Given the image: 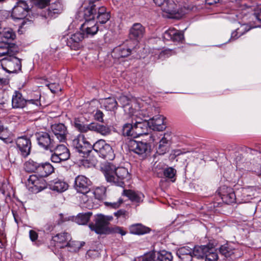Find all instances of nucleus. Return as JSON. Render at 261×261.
I'll return each mask as SVG.
<instances>
[{
    "instance_id": "obj_49",
    "label": "nucleus",
    "mask_w": 261,
    "mask_h": 261,
    "mask_svg": "<svg viewBox=\"0 0 261 261\" xmlns=\"http://www.w3.org/2000/svg\"><path fill=\"white\" fill-rule=\"evenodd\" d=\"M60 13V10L54 8V5H52L48 9L47 11V16L49 17H55L56 15Z\"/></svg>"
},
{
    "instance_id": "obj_61",
    "label": "nucleus",
    "mask_w": 261,
    "mask_h": 261,
    "mask_svg": "<svg viewBox=\"0 0 261 261\" xmlns=\"http://www.w3.org/2000/svg\"><path fill=\"white\" fill-rule=\"evenodd\" d=\"M116 232L121 234L122 236H124L126 233L125 231H124L121 227H118L116 228Z\"/></svg>"
},
{
    "instance_id": "obj_14",
    "label": "nucleus",
    "mask_w": 261,
    "mask_h": 261,
    "mask_svg": "<svg viewBox=\"0 0 261 261\" xmlns=\"http://www.w3.org/2000/svg\"><path fill=\"white\" fill-rule=\"evenodd\" d=\"M219 194L223 201L230 204L236 201V197L233 190L226 186H223L219 189Z\"/></svg>"
},
{
    "instance_id": "obj_63",
    "label": "nucleus",
    "mask_w": 261,
    "mask_h": 261,
    "mask_svg": "<svg viewBox=\"0 0 261 261\" xmlns=\"http://www.w3.org/2000/svg\"><path fill=\"white\" fill-rule=\"evenodd\" d=\"M254 15L256 17V18L261 22V9L260 10V12L258 13L255 12Z\"/></svg>"
},
{
    "instance_id": "obj_45",
    "label": "nucleus",
    "mask_w": 261,
    "mask_h": 261,
    "mask_svg": "<svg viewBox=\"0 0 261 261\" xmlns=\"http://www.w3.org/2000/svg\"><path fill=\"white\" fill-rule=\"evenodd\" d=\"M106 188L105 187L101 186L95 188L93 194H94L96 198L98 199H103L106 197Z\"/></svg>"
},
{
    "instance_id": "obj_33",
    "label": "nucleus",
    "mask_w": 261,
    "mask_h": 261,
    "mask_svg": "<svg viewBox=\"0 0 261 261\" xmlns=\"http://www.w3.org/2000/svg\"><path fill=\"white\" fill-rule=\"evenodd\" d=\"M209 244L195 246L192 250L193 257L197 258H203L205 257L206 253L208 250Z\"/></svg>"
},
{
    "instance_id": "obj_16",
    "label": "nucleus",
    "mask_w": 261,
    "mask_h": 261,
    "mask_svg": "<svg viewBox=\"0 0 261 261\" xmlns=\"http://www.w3.org/2000/svg\"><path fill=\"white\" fill-rule=\"evenodd\" d=\"M51 130L58 142H64L66 140L67 130L62 123L55 124L51 126Z\"/></svg>"
},
{
    "instance_id": "obj_5",
    "label": "nucleus",
    "mask_w": 261,
    "mask_h": 261,
    "mask_svg": "<svg viewBox=\"0 0 261 261\" xmlns=\"http://www.w3.org/2000/svg\"><path fill=\"white\" fill-rule=\"evenodd\" d=\"M112 216H106L102 214L97 215L95 220V224H90L89 226L90 229L94 231L97 234H105L109 230V222L112 220Z\"/></svg>"
},
{
    "instance_id": "obj_50",
    "label": "nucleus",
    "mask_w": 261,
    "mask_h": 261,
    "mask_svg": "<svg viewBox=\"0 0 261 261\" xmlns=\"http://www.w3.org/2000/svg\"><path fill=\"white\" fill-rule=\"evenodd\" d=\"M132 49L130 48H120L119 49V55L120 57L125 58L130 55Z\"/></svg>"
},
{
    "instance_id": "obj_64",
    "label": "nucleus",
    "mask_w": 261,
    "mask_h": 261,
    "mask_svg": "<svg viewBox=\"0 0 261 261\" xmlns=\"http://www.w3.org/2000/svg\"><path fill=\"white\" fill-rule=\"evenodd\" d=\"M99 0H89V5H96L95 3Z\"/></svg>"
},
{
    "instance_id": "obj_1",
    "label": "nucleus",
    "mask_w": 261,
    "mask_h": 261,
    "mask_svg": "<svg viewBox=\"0 0 261 261\" xmlns=\"http://www.w3.org/2000/svg\"><path fill=\"white\" fill-rule=\"evenodd\" d=\"M107 181L122 187L125 181L130 179V174L128 170L124 167H117L115 165L107 163L101 168Z\"/></svg>"
},
{
    "instance_id": "obj_13",
    "label": "nucleus",
    "mask_w": 261,
    "mask_h": 261,
    "mask_svg": "<svg viewBox=\"0 0 261 261\" xmlns=\"http://www.w3.org/2000/svg\"><path fill=\"white\" fill-rule=\"evenodd\" d=\"M29 7L25 2L19 1L13 9L11 16L14 19H22L27 16Z\"/></svg>"
},
{
    "instance_id": "obj_37",
    "label": "nucleus",
    "mask_w": 261,
    "mask_h": 261,
    "mask_svg": "<svg viewBox=\"0 0 261 261\" xmlns=\"http://www.w3.org/2000/svg\"><path fill=\"white\" fill-rule=\"evenodd\" d=\"M205 261H217L218 255L213 244H209L208 250L205 256Z\"/></svg>"
},
{
    "instance_id": "obj_30",
    "label": "nucleus",
    "mask_w": 261,
    "mask_h": 261,
    "mask_svg": "<svg viewBox=\"0 0 261 261\" xmlns=\"http://www.w3.org/2000/svg\"><path fill=\"white\" fill-rule=\"evenodd\" d=\"M129 231L132 234L142 235L149 232L150 229L141 223H136L129 226Z\"/></svg>"
},
{
    "instance_id": "obj_47",
    "label": "nucleus",
    "mask_w": 261,
    "mask_h": 261,
    "mask_svg": "<svg viewBox=\"0 0 261 261\" xmlns=\"http://www.w3.org/2000/svg\"><path fill=\"white\" fill-rule=\"evenodd\" d=\"M96 133L102 136H107L111 133V129L107 125L98 123Z\"/></svg>"
},
{
    "instance_id": "obj_12",
    "label": "nucleus",
    "mask_w": 261,
    "mask_h": 261,
    "mask_svg": "<svg viewBox=\"0 0 261 261\" xmlns=\"http://www.w3.org/2000/svg\"><path fill=\"white\" fill-rule=\"evenodd\" d=\"M15 143L19 153L23 156H28L31 152V142L30 139L20 137L16 139Z\"/></svg>"
},
{
    "instance_id": "obj_53",
    "label": "nucleus",
    "mask_w": 261,
    "mask_h": 261,
    "mask_svg": "<svg viewBox=\"0 0 261 261\" xmlns=\"http://www.w3.org/2000/svg\"><path fill=\"white\" fill-rule=\"evenodd\" d=\"M128 213L123 210H120L114 213V215L117 218L123 217V218L128 217Z\"/></svg>"
},
{
    "instance_id": "obj_48",
    "label": "nucleus",
    "mask_w": 261,
    "mask_h": 261,
    "mask_svg": "<svg viewBox=\"0 0 261 261\" xmlns=\"http://www.w3.org/2000/svg\"><path fill=\"white\" fill-rule=\"evenodd\" d=\"M256 193V189L254 187H248L243 190V194L244 197L252 198Z\"/></svg>"
},
{
    "instance_id": "obj_7",
    "label": "nucleus",
    "mask_w": 261,
    "mask_h": 261,
    "mask_svg": "<svg viewBox=\"0 0 261 261\" xmlns=\"http://www.w3.org/2000/svg\"><path fill=\"white\" fill-rule=\"evenodd\" d=\"M50 151L52 152L50 159L54 163H59L67 160L70 157L68 149L64 145H58V143Z\"/></svg>"
},
{
    "instance_id": "obj_25",
    "label": "nucleus",
    "mask_w": 261,
    "mask_h": 261,
    "mask_svg": "<svg viewBox=\"0 0 261 261\" xmlns=\"http://www.w3.org/2000/svg\"><path fill=\"white\" fill-rule=\"evenodd\" d=\"M164 36L165 38L170 39L174 41L179 42L184 39L183 33L174 28H170L166 31Z\"/></svg>"
},
{
    "instance_id": "obj_8",
    "label": "nucleus",
    "mask_w": 261,
    "mask_h": 261,
    "mask_svg": "<svg viewBox=\"0 0 261 261\" xmlns=\"http://www.w3.org/2000/svg\"><path fill=\"white\" fill-rule=\"evenodd\" d=\"M158 6L161 7L163 12L171 15L176 14L182 11V5L178 2L176 4L173 0H153Z\"/></svg>"
},
{
    "instance_id": "obj_58",
    "label": "nucleus",
    "mask_w": 261,
    "mask_h": 261,
    "mask_svg": "<svg viewBox=\"0 0 261 261\" xmlns=\"http://www.w3.org/2000/svg\"><path fill=\"white\" fill-rule=\"evenodd\" d=\"M30 238L32 241H36L38 238V234L33 230H31L29 232Z\"/></svg>"
},
{
    "instance_id": "obj_39",
    "label": "nucleus",
    "mask_w": 261,
    "mask_h": 261,
    "mask_svg": "<svg viewBox=\"0 0 261 261\" xmlns=\"http://www.w3.org/2000/svg\"><path fill=\"white\" fill-rule=\"evenodd\" d=\"M233 248L228 244L222 245L219 248L220 253L226 257L231 256L234 253Z\"/></svg>"
},
{
    "instance_id": "obj_6",
    "label": "nucleus",
    "mask_w": 261,
    "mask_h": 261,
    "mask_svg": "<svg viewBox=\"0 0 261 261\" xmlns=\"http://www.w3.org/2000/svg\"><path fill=\"white\" fill-rule=\"evenodd\" d=\"M15 56L16 55H9L1 60L3 68L8 72L16 73L21 69V61Z\"/></svg>"
},
{
    "instance_id": "obj_29",
    "label": "nucleus",
    "mask_w": 261,
    "mask_h": 261,
    "mask_svg": "<svg viewBox=\"0 0 261 261\" xmlns=\"http://www.w3.org/2000/svg\"><path fill=\"white\" fill-rule=\"evenodd\" d=\"M49 186L51 190L58 192H64L68 188V185L66 182L58 179L50 181Z\"/></svg>"
},
{
    "instance_id": "obj_36",
    "label": "nucleus",
    "mask_w": 261,
    "mask_h": 261,
    "mask_svg": "<svg viewBox=\"0 0 261 261\" xmlns=\"http://www.w3.org/2000/svg\"><path fill=\"white\" fill-rule=\"evenodd\" d=\"M92 213L91 212L79 214L75 218V221L80 225H85L89 221Z\"/></svg>"
},
{
    "instance_id": "obj_9",
    "label": "nucleus",
    "mask_w": 261,
    "mask_h": 261,
    "mask_svg": "<svg viewBox=\"0 0 261 261\" xmlns=\"http://www.w3.org/2000/svg\"><path fill=\"white\" fill-rule=\"evenodd\" d=\"M36 136L38 145L46 150H51V149L56 146V143H58L55 138H51L46 132L38 133Z\"/></svg>"
},
{
    "instance_id": "obj_51",
    "label": "nucleus",
    "mask_w": 261,
    "mask_h": 261,
    "mask_svg": "<svg viewBox=\"0 0 261 261\" xmlns=\"http://www.w3.org/2000/svg\"><path fill=\"white\" fill-rule=\"evenodd\" d=\"M103 113L99 110H96L93 114L94 119L100 122H103Z\"/></svg>"
},
{
    "instance_id": "obj_41",
    "label": "nucleus",
    "mask_w": 261,
    "mask_h": 261,
    "mask_svg": "<svg viewBox=\"0 0 261 261\" xmlns=\"http://www.w3.org/2000/svg\"><path fill=\"white\" fill-rule=\"evenodd\" d=\"M250 29L246 24H243L240 28H238L235 31L231 33V40H235L239 36L242 35L245 32L248 31Z\"/></svg>"
},
{
    "instance_id": "obj_11",
    "label": "nucleus",
    "mask_w": 261,
    "mask_h": 261,
    "mask_svg": "<svg viewBox=\"0 0 261 261\" xmlns=\"http://www.w3.org/2000/svg\"><path fill=\"white\" fill-rule=\"evenodd\" d=\"M91 182L87 177L83 175L77 176L74 180V188L77 192L83 194V196L90 192Z\"/></svg>"
},
{
    "instance_id": "obj_28",
    "label": "nucleus",
    "mask_w": 261,
    "mask_h": 261,
    "mask_svg": "<svg viewBox=\"0 0 261 261\" xmlns=\"http://www.w3.org/2000/svg\"><path fill=\"white\" fill-rule=\"evenodd\" d=\"M98 7L97 5H89L88 7L85 8L83 11L81 13L83 14L85 21L93 20L96 15Z\"/></svg>"
},
{
    "instance_id": "obj_59",
    "label": "nucleus",
    "mask_w": 261,
    "mask_h": 261,
    "mask_svg": "<svg viewBox=\"0 0 261 261\" xmlns=\"http://www.w3.org/2000/svg\"><path fill=\"white\" fill-rule=\"evenodd\" d=\"M138 108V105L137 104V106L135 107L134 106L133 107L132 109H130L131 111H134V114L129 113L130 115L133 116L134 117H137L138 114H140V112L138 111V110L137 109Z\"/></svg>"
},
{
    "instance_id": "obj_3",
    "label": "nucleus",
    "mask_w": 261,
    "mask_h": 261,
    "mask_svg": "<svg viewBox=\"0 0 261 261\" xmlns=\"http://www.w3.org/2000/svg\"><path fill=\"white\" fill-rule=\"evenodd\" d=\"M92 149L102 158L112 160L115 158L112 147L103 139L97 141L93 145H92Z\"/></svg>"
},
{
    "instance_id": "obj_57",
    "label": "nucleus",
    "mask_w": 261,
    "mask_h": 261,
    "mask_svg": "<svg viewBox=\"0 0 261 261\" xmlns=\"http://www.w3.org/2000/svg\"><path fill=\"white\" fill-rule=\"evenodd\" d=\"M7 101V98L5 96V93L2 91H0V107L4 105ZM1 108H0L1 109Z\"/></svg>"
},
{
    "instance_id": "obj_42",
    "label": "nucleus",
    "mask_w": 261,
    "mask_h": 261,
    "mask_svg": "<svg viewBox=\"0 0 261 261\" xmlns=\"http://www.w3.org/2000/svg\"><path fill=\"white\" fill-rule=\"evenodd\" d=\"M122 133L126 136L135 137V134L134 129V122L133 124L126 123L124 124L122 128Z\"/></svg>"
},
{
    "instance_id": "obj_19",
    "label": "nucleus",
    "mask_w": 261,
    "mask_h": 261,
    "mask_svg": "<svg viewBox=\"0 0 261 261\" xmlns=\"http://www.w3.org/2000/svg\"><path fill=\"white\" fill-rule=\"evenodd\" d=\"M145 32V28L141 23H135L129 30V36L130 39L138 40L143 37Z\"/></svg>"
},
{
    "instance_id": "obj_38",
    "label": "nucleus",
    "mask_w": 261,
    "mask_h": 261,
    "mask_svg": "<svg viewBox=\"0 0 261 261\" xmlns=\"http://www.w3.org/2000/svg\"><path fill=\"white\" fill-rule=\"evenodd\" d=\"M38 163H37L32 160H29L24 164V169L28 172H37L39 166Z\"/></svg>"
},
{
    "instance_id": "obj_32",
    "label": "nucleus",
    "mask_w": 261,
    "mask_h": 261,
    "mask_svg": "<svg viewBox=\"0 0 261 261\" xmlns=\"http://www.w3.org/2000/svg\"><path fill=\"white\" fill-rule=\"evenodd\" d=\"M96 18L101 24L106 23L110 18V13L107 12L105 7H98Z\"/></svg>"
},
{
    "instance_id": "obj_17",
    "label": "nucleus",
    "mask_w": 261,
    "mask_h": 261,
    "mask_svg": "<svg viewBox=\"0 0 261 261\" xmlns=\"http://www.w3.org/2000/svg\"><path fill=\"white\" fill-rule=\"evenodd\" d=\"M81 31L85 34L86 37L92 36L98 31V26L94 21L87 20L82 25Z\"/></svg>"
},
{
    "instance_id": "obj_20",
    "label": "nucleus",
    "mask_w": 261,
    "mask_h": 261,
    "mask_svg": "<svg viewBox=\"0 0 261 261\" xmlns=\"http://www.w3.org/2000/svg\"><path fill=\"white\" fill-rule=\"evenodd\" d=\"M17 53V48L14 45L10 44L4 41L0 42V57L16 55Z\"/></svg>"
},
{
    "instance_id": "obj_2",
    "label": "nucleus",
    "mask_w": 261,
    "mask_h": 261,
    "mask_svg": "<svg viewBox=\"0 0 261 261\" xmlns=\"http://www.w3.org/2000/svg\"><path fill=\"white\" fill-rule=\"evenodd\" d=\"M40 97V92H37L34 98L25 100L20 92L15 91L12 97V106L13 108H23L26 107L36 110L41 105Z\"/></svg>"
},
{
    "instance_id": "obj_55",
    "label": "nucleus",
    "mask_w": 261,
    "mask_h": 261,
    "mask_svg": "<svg viewBox=\"0 0 261 261\" xmlns=\"http://www.w3.org/2000/svg\"><path fill=\"white\" fill-rule=\"evenodd\" d=\"M50 0H36V5L40 8L46 7L49 3Z\"/></svg>"
},
{
    "instance_id": "obj_46",
    "label": "nucleus",
    "mask_w": 261,
    "mask_h": 261,
    "mask_svg": "<svg viewBox=\"0 0 261 261\" xmlns=\"http://www.w3.org/2000/svg\"><path fill=\"white\" fill-rule=\"evenodd\" d=\"M65 247H67L68 250L70 252H76L79 250L82 245L80 244V242L71 241L70 239Z\"/></svg>"
},
{
    "instance_id": "obj_62",
    "label": "nucleus",
    "mask_w": 261,
    "mask_h": 261,
    "mask_svg": "<svg viewBox=\"0 0 261 261\" xmlns=\"http://www.w3.org/2000/svg\"><path fill=\"white\" fill-rule=\"evenodd\" d=\"M220 0H206L205 3L208 5H214L219 2Z\"/></svg>"
},
{
    "instance_id": "obj_24",
    "label": "nucleus",
    "mask_w": 261,
    "mask_h": 261,
    "mask_svg": "<svg viewBox=\"0 0 261 261\" xmlns=\"http://www.w3.org/2000/svg\"><path fill=\"white\" fill-rule=\"evenodd\" d=\"M176 254L180 261H191L193 257L192 250L188 246H185L178 249Z\"/></svg>"
},
{
    "instance_id": "obj_22",
    "label": "nucleus",
    "mask_w": 261,
    "mask_h": 261,
    "mask_svg": "<svg viewBox=\"0 0 261 261\" xmlns=\"http://www.w3.org/2000/svg\"><path fill=\"white\" fill-rule=\"evenodd\" d=\"M28 185L30 188H35V190L39 191L44 188V180L42 178L39 179L36 175L32 174L28 179Z\"/></svg>"
},
{
    "instance_id": "obj_15",
    "label": "nucleus",
    "mask_w": 261,
    "mask_h": 261,
    "mask_svg": "<svg viewBox=\"0 0 261 261\" xmlns=\"http://www.w3.org/2000/svg\"><path fill=\"white\" fill-rule=\"evenodd\" d=\"M134 122V129L135 134V137H138L143 135L148 134L149 128V122L146 120H143L140 118L138 119L133 118Z\"/></svg>"
},
{
    "instance_id": "obj_35",
    "label": "nucleus",
    "mask_w": 261,
    "mask_h": 261,
    "mask_svg": "<svg viewBox=\"0 0 261 261\" xmlns=\"http://www.w3.org/2000/svg\"><path fill=\"white\" fill-rule=\"evenodd\" d=\"M153 256V261H172L173 256L172 254L165 250H162L157 253L156 259H154L155 254L152 253Z\"/></svg>"
},
{
    "instance_id": "obj_18",
    "label": "nucleus",
    "mask_w": 261,
    "mask_h": 261,
    "mask_svg": "<svg viewBox=\"0 0 261 261\" xmlns=\"http://www.w3.org/2000/svg\"><path fill=\"white\" fill-rule=\"evenodd\" d=\"M74 127L81 133H87L88 131H93L96 133L98 124L91 122L89 124H84L79 118H75L74 120Z\"/></svg>"
},
{
    "instance_id": "obj_43",
    "label": "nucleus",
    "mask_w": 261,
    "mask_h": 261,
    "mask_svg": "<svg viewBox=\"0 0 261 261\" xmlns=\"http://www.w3.org/2000/svg\"><path fill=\"white\" fill-rule=\"evenodd\" d=\"M0 35L2 37L8 40H13L16 37L15 32L11 28H5L1 31Z\"/></svg>"
},
{
    "instance_id": "obj_31",
    "label": "nucleus",
    "mask_w": 261,
    "mask_h": 261,
    "mask_svg": "<svg viewBox=\"0 0 261 261\" xmlns=\"http://www.w3.org/2000/svg\"><path fill=\"white\" fill-rule=\"evenodd\" d=\"M53 166L49 163L39 164L37 173L40 177H46L54 172Z\"/></svg>"
},
{
    "instance_id": "obj_60",
    "label": "nucleus",
    "mask_w": 261,
    "mask_h": 261,
    "mask_svg": "<svg viewBox=\"0 0 261 261\" xmlns=\"http://www.w3.org/2000/svg\"><path fill=\"white\" fill-rule=\"evenodd\" d=\"M173 1L174 2V3L176 4H177L178 2H179V3H180L182 5V9H181L182 11H181V12H180L179 13H176V14H182V13H184V9L186 8V6L184 5V0H173Z\"/></svg>"
},
{
    "instance_id": "obj_26",
    "label": "nucleus",
    "mask_w": 261,
    "mask_h": 261,
    "mask_svg": "<svg viewBox=\"0 0 261 261\" xmlns=\"http://www.w3.org/2000/svg\"><path fill=\"white\" fill-rule=\"evenodd\" d=\"M118 101L124 108L125 112L134 114V111H131L130 109H132L133 106H137V102L135 100H130L127 96L122 95L118 98Z\"/></svg>"
},
{
    "instance_id": "obj_4",
    "label": "nucleus",
    "mask_w": 261,
    "mask_h": 261,
    "mask_svg": "<svg viewBox=\"0 0 261 261\" xmlns=\"http://www.w3.org/2000/svg\"><path fill=\"white\" fill-rule=\"evenodd\" d=\"M73 148L83 156L88 155L92 150V145L88 141L85 136L79 134L72 140Z\"/></svg>"
},
{
    "instance_id": "obj_27",
    "label": "nucleus",
    "mask_w": 261,
    "mask_h": 261,
    "mask_svg": "<svg viewBox=\"0 0 261 261\" xmlns=\"http://www.w3.org/2000/svg\"><path fill=\"white\" fill-rule=\"evenodd\" d=\"M85 34L83 32H78L71 35L68 40L67 44L74 49L78 48L79 43L85 38Z\"/></svg>"
},
{
    "instance_id": "obj_10",
    "label": "nucleus",
    "mask_w": 261,
    "mask_h": 261,
    "mask_svg": "<svg viewBox=\"0 0 261 261\" xmlns=\"http://www.w3.org/2000/svg\"><path fill=\"white\" fill-rule=\"evenodd\" d=\"M128 145L129 150L143 156L146 155L150 150V146L146 142L132 140Z\"/></svg>"
},
{
    "instance_id": "obj_21",
    "label": "nucleus",
    "mask_w": 261,
    "mask_h": 261,
    "mask_svg": "<svg viewBox=\"0 0 261 261\" xmlns=\"http://www.w3.org/2000/svg\"><path fill=\"white\" fill-rule=\"evenodd\" d=\"M70 239V235L67 232L58 233L53 237L55 246L61 248L65 247Z\"/></svg>"
},
{
    "instance_id": "obj_54",
    "label": "nucleus",
    "mask_w": 261,
    "mask_h": 261,
    "mask_svg": "<svg viewBox=\"0 0 261 261\" xmlns=\"http://www.w3.org/2000/svg\"><path fill=\"white\" fill-rule=\"evenodd\" d=\"M152 253H147L139 258V261H153Z\"/></svg>"
},
{
    "instance_id": "obj_40",
    "label": "nucleus",
    "mask_w": 261,
    "mask_h": 261,
    "mask_svg": "<svg viewBox=\"0 0 261 261\" xmlns=\"http://www.w3.org/2000/svg\"><path fill=\"white\" fill-rule=\"evenodd\" d=\"M102 103L107 111H114L117 108V102L114 98H106Z\"/></svg>"
},
{
    "instance_id": "obj_44",
    "label": "nucleus",
    "mask_w": 261,
    "mask_h": 261,
    "mask_svg": "<svg viewBox=\"0 0 261 261\" xmlns=\"http://www.w3.org/2000/svg\"><path fill=\"white\" fill-rule=\"evenodd\" d=\"M168 140L165 137H163L159 142L158 152L160 154H164L168 151Z\"/></svg>"
},
{
    "instance_id": "obj_34",
    "label": "nucleus",
    "mask_w": 261,
    "mask_h": 261,
    "mask_svg": "<svg viewBox=\"0 0 261 261\" xmlns=\"http://www.w3.org/2000/svg\"><path fill=\"white\" fill-rule=\"evenodd\" d=\"M123 194L133 202H140L143 201L144 195L141 193L136 192L130 190H123Z\"/></svg>"
},
{
    "instance_id": "obj_52",
    "label": "nucleus",
    "mask_w": 261,
    "mask_h": 261,
    "mask_svg": "<svg viewBox=\"0 0 261 261\" xmlns=\"http://www.w3.org/2000/svg\"><path fill=\"white\" fill-rule=\"evenodd\" d=\"M175 172L176 171L173 168L169 167L164 170V174L166 177L172 178L174 176Z\"/></svg>"
},
{
    "instance_id": "obj_56",
    "label": "nucleus",
    "mask_w": 261,
    "mask_h": 261,
    "mask_svg": "<svg viewBox=\"0 0 261 261\" xmlns=\"http://www.w3.org/2000/svg\"><path fill=\"white\" fill-rule=\"evenodd\" d=\"M123 202V200L121 198H120L118 201L117 202H107V205H110L113 208H118L119 207V206L120 205V204L121 203H122Z\"/></svg>"
},
{
    "instance_id": "obj_23",
    "label": "nucleus",
    "mask_w": 261,
    "mask_h": 261,
    "mask_svg": "<svg viewBox=\"0 0 261 261\" xmlns=\"http://www.w3.org/2000/svg\"><path fill=\"white\" fill-rule=\"evenodd\" d=\"M149 124L151 125L153 130L158 131H163L166 128V125L164 124V117L160 115L153 117L150 119Z\"/></svg>"
}]
</instances>
